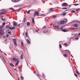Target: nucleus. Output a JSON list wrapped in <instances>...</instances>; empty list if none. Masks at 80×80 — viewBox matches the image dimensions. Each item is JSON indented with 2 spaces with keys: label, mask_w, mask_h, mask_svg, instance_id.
Returning <instances> with one entry per match:
<instances>
[{
  "label": "nucleus",
  "mask_w": 80,
  "mask_h": 80,
  "mask_svg": "<svg viewBox=\"0 0 80 80\" xmlns=\"http://www.w3.org/2000/svg\"><path fill=\"white\" fill-rule=\"evenodd\" d=\"M9 64L10 65V66H11L12 67H14V65H13V64L12 63H9Z\"/></svg>",
  "instance_id": "nucleus-14"
},
{
  "label": "nucleus",
  "mask_w": 80,
  "mask_h": 80,
  "mask_svg": "<svg viewBox=\"0 0 80 80\" xmlns=\"http://www.w3.org/2000/svg\"><path fill=\"white\" fill-rule=\"evenodd\" d=\"M18 27H20V24H19L18 25Z\"/></svg>",
  "instance_id": "nucleus-53"
},
{
  "label": "nucleus",
  "mask_w": 80,
  "mask_h": 80,
  "mask_svg": "<svg viewBox=\"0 0 80 80\" xmlns=\"http://www.w3.org/2000/svg\"><path fill=\"white\" fill-rule=\"evenodd\" d=\"M25 20H26L25 18H24V22H25Z\"/></svg>",
  "instance_id": "nucleus-63"
},
{
  "label": "nucleus",
  "mask_w": 80,
  "mask_h": 80,
  "mask_svg": "<svg viewBox=\"0 0 80 80\" xmlns=\"http://www.w3.org/2000/svg\"><path fill=\"white\" fill-rule=\"evenodd\" d=\"M64 52H65L66 53H67V54H69V55H70V52L68 50H64Z\"/></svg>",
  "instance_id": "nucleus-3"
},
{
  "label": "nucleus",
  "mask_w": 80,
  "mask_h": 80,
  "mask_svg": "<svg viewBox=\"0 0 80 80\" xmlns=\"http://www.w3.org/2000/svg\"><path fill=\"white\" fill-rule=\"evenodd\" d=\"M77 35H78L77 33H76L74 34H72V35H73L74 36H77Z\"/></svg>",
  "instance_id": "nucleus-18"
},
{
  "label": "nucleus",
  "mask_w": 80,
  "mask_h": 80,
  "mask_svg": "<svg viewBox=\"0 0 80 80\" xmlns=\"http://www.w3.org/2000/svg\"><path fill=\"white\" fill-rule=\"evenodd\" d=\"M59 48H62V46H61V44H60V42H59Z\"/></svg>",
  "instance_id": "nucleus-34"
},
{
  "label": "nucleus",
  "mask_w": 80,
  "mask_h": 80,
  "mask_svg": "<svg viewBox=\"0 0 80 80\" xmlns=\"http://www.w3.org/2000/svg\"><path fill=\"white\" fill-rule=\"evenodd\" d=\"M19 63V61H17V62H16V65H18V64Z\"/></svg>",
  "instance_id": "nucleus-16"
},
{
  "label": "nucleus",
  "mask_w": 80,
  "mask_h": 80,
  "mask_svg": "<svg viewBox=\"0 0 80 80\" xmlns=\"http://www.w3.org/2000/svg\"><path fill=\"white\" fill-rule=\"evenodd\" d=\"M68 5V4L67 3H64L62 4V7H67Z\"/></svg>",
  "instance_id": "nucleus-4"
},
{
  "label": "nucleus",
  "mask_w": 80,
  "mask_h": 80,
  "mask_svg": "<svg viewBox=\"0 0 80 80\" xmlns=\"http://www.w3.org/2000/svg\"><path fill=\"white\" fill-rule=\"evenodd\" d=\"M5 25V22H3L2 24V25L4 26Z\"/></svg>",
  "instance_id": "nucleus-37"
},
{
  "label": "nucleus",
  "mask_w": 80,
  "mask_h": 80,
  "mask_svg": "<svg viewBox=\"0 0 80 80\" xmlns=\"http://www.w3.org/2000/svg\"><path fill=\"white\" fill-rule=\"evenodd\" d=\"M75 40H78V37H76L75 38Z\"/></svg>",
  "instance_id": "nucleus-33"
},
{
  "label": "nucleus",
  "mask_w": 80,
  "mask_h": 80,
  "mask_svg": "<svg viewBox=\"0 0 80 80\" xmlns=\"http://www.w3.org/2000/svg\"><path fill=\"white\" fill-rule=\"evenodd\" d=\"M20 59L21 60H22V59H23V54H21L20 57Z\"/></svg>",
  "instance_id": "nucleus-13"
},
{
  "label": "nucleus",
  "mask_w": 80,
  "mask_h": 80,
  "mask_svg": "<svg viewBox=\"0 0 80 80\" xmlns=\"http://www.w3.org/2000/svg\"><path fill=\"white\" fill-rule=\"evenodd\" d=\"M79 9H76V11H79Z\"/></svg>",
  "instance_id": "nucleus-54"
},
{
  "label": "nucleus",
  "mask_w": 80,
  "mask_h": 80,
  "mask_svg": "<svg viewBox=\"0 0 80 80\" xmlns=\"http://www.w3.org/2000/svg\"><path fill=\"white\" fill-rule=\"evenodd\" d=\"M2 21H5V18H2Z\"/></svg>",
  "instance_id": "nucleus-43"
},
{
  "label": "nucleus",
  "mask_w": 80,
  "mask_h": 80,
  "mask_svg": "<svg viewBox=\"0 0 80 80\" xmlns=\"http://www.w3.org/2000/svg\"><path fill=\"white\" fill-rule=\"evenodd\" d=\"M15 0V3H17V2H18L19 1H20V0Z\"/></svg>",
  "instance_id": "nucleus-20"
},
{
  "label": "nucleus",
  "mask_w": 80,
  "mask_h": 80,
  "mask_svg": "<svg viewBox=\"0 0 80 80\" xmlns=\"http://www.w3.org/2000/svg\"><path fill=\"white\" fill-rule=\"evenodd\" d=\"M72 6V5H69V7H70Z\"/></svg>",
  "instance_id": "nucleus-62"
},
{
  "label": "nucleus",
  "mask_w": 80,
  "mask_h": 80,
  "mask_svg": "<svg viewBox=\"0 0 80 80\" xmlns=\"http://www.w3.org/2000/svg\"><path fill=\"white\" fill-rule=\"evenodd\" d=\"M37 75L39 77L40 76L39 75V74H37Z\"/></svg>",
  "instance_id": "nucleus-61"
},
{
  "label": "nucleus",
  "mask_w": 80,
  "mask_h": 80,
  "mask_svg": "<svg viewBox=\"0 0 80 80\" xmlns=\"http://www.w3.org/2000/svg\"><path fill=\"white\" fill-rule=\"evenodd\" d=\"M12 40L14 42V44H15V45L17 46V40H16V39H13Z\"/></svg>",
  "instance_id": "nucleus-6"
},
{
  "label": "nucleus",
  "mask_w": 80,
  "mask_h": 80,
  "mask_svg": "<svg viewBox=\"0 0 80 80\" xmlns=\"http://www.w3.org/2000/svg\"><path fill=\"white\" fill-rule=\"evenodd\" d=\"M21 47H23V41H21Z\"/></svg>",
  "instance_id": "nucleus-15"
},
{
  "label": "nucleus",
  "mask_w": 80,
  "mask_h": 80,
  "mask_svg": "<svg viewBox=\"0 0 80 80\" xmlns=\"http://www.w3.org/2000/svg\"><path fill=\"white\" fill-rule=\"evenodd\" d=\"M32 21L33 22V23H34V18H33L32 19Z\"/></svg>",
  "instance_id": "nucleus-24"
},
{
  "label": "nucleus",
  "mask_w": 80,
  "mask_h": 80,
  "mask_svg": "<svg viewBox=\"0 0 80 80\" xmlns=\"http://www.w3.org/2000/svg\"><path fill=\"white\" fill-rule=\"evenodd\" d=\"M41 16H43V17H45V15L42 14V15H41Z\"/></svg>",
  "instance_id": "nucleus-35"
},
{
  "label": "nucleus",
  "mask_w": 80,
  "mask_h": 80,
  "mask_svg": "<svg viewBox=\"0 0 80 80\" xmlns=\"http://www.w3.org/2000/svg\"><path fill=\"white\" fill-rule=\"evenodd\" d=\"M62 9H65V10L67 9V8H62Z\"/></svg>",
  "instance_id": "nucleus-38"
},
{
  "label": "nucleus",
  "mask_w": 80,
  "mask_h": 80,
  "mask_svg": "<svg viewBox=\"0 0 80 80\" xmlns=\"http://www.w3.org/2000/svg\"><path fill=\"white\" fill-rule=\"evenodd\" d=\"M2 58L3 60L6 63V61H5V60L4 58L3 57H2Z\"/></svg>",
  "instance_id": "nucleus-30"
},
{
  "label": "nucleus",
  "mask_w": 80,
  "mask_h": 80,
  "mask_svg": "<svg viewBox=\"0 0 80 80\" xmlns=\"http://www.w3.org/2000/svg\"><path fill=\"white\" fill-rule=\"evenodd\" d=\"M15 27H12V30H13V29H15Z\"/></svg>",
  "instance_id": "nucleus-40"
},
{
  "label": "nucleus",
  "mask_w": 80,
  "mask_h": 80,
  "mask_svg": "<svg viewBox=\"0 0 80 80\" xmlns=\"http://www.w3.org/2000/svg\"><path fill=\"white\" fill-rule=\"evenodd\" d=\"M65 22H66V21L63 20H62L61 22V24H64V23H65Z\"/></svg>",
  "instance_id": "nucleus-8"
},
{
  "label": "nucleus",
  "mask_w": 80,
  "mask_h": 80,
  "mask_svg": "<svg viewBox=\"0 0 80 80\" xmlns=\"http://www.w3.org/2000/svg\"><path fill=\"white\" fill-rule=\"evenodd\" d=\"M9 9H11V10H14V9H13V8H9Z\"/></svg>",
  "instance_id": "nucleus-32"
},
{
  "label": "nucleus",
  "mask_w": 80,
  "mask_h": 80,
  "mask_svg": "<svg viewBox=\"0 0 80 80\" xmlns=\"http://www.w3.org/2000/svg\"><path fill=\"white\" fill-rule=\"evenodd\" d=\"M5 12H0V15H3V14H5Z\"/></svg>",
  "instance_id": "nucleus-12"
},
{
  "label": "nucleus",
  "mask_w": 80,
  "mask_h": 80,
  "mask_svg": "<svg viewBox=\"0 0 80 80\" xmlns=\"http://www.w3.org/2000/svg\"><path fill=\"white\" fill-rule=\"evenodd\" d=\"M46 33H48V30H47L46 31Z\"/></svg>",
  "instance_id": "nucleus-56"
},
{
  "label": "nucleus",
  "mask_w": 80,
  "mask_h": 80,
  "mask_svg": "<svg viewBox=\"0 0 80 80\" xmlns=\"http://www.w3.org/2000/svg\"><path fill=\"white\" fill-rule=\"evenodd\" d=\"M11 32H8V34H11Z\"/></svg>",
  "instance_id": "nucleus-48"
},
{
  "label": "nucleus",
  "mask_w": 80,
  "mask_h": 80,
  "mask_svg": "<svg viewBox=\"0 0 80 80\" xmlns=\"http://www.w3.org/2000/svg\"><path fill=\"white\" fill-rule=\"evenodd\" d=\"M53 17H54V18H55L57 17V16H53Z\"/></svg>",
  "instance_id": "nucleus-47"
},
{
  "label": "nucleus",
  "mask_w": 80,
  "mask_h": 80,
  "mask_svg": "<svg viewBox=\"0 0 80 80\" xmlns=\"http://www.w3.org/2000/svg\"><path fill=\"white\" fill-rule=\"evenodd\" d=\"M12 28L11 27H9V29H10V30H12Z\"/></svg>",
  "instance_id": "nucleus-46"
},
{
  "label": "nucleus",
  "mask_w": 80,
  "mask_h": 80,
  "mask_svg": "<svg viewBox=\"0 0 80 80\" xmlns=\"http://www.w3.org/2000/svg\"><path fill=\"white\" fill-rule=\"evenodd\" d=\"M74 75L77 77L78 76H77V74H76L75 73H74Z\"/></svg>",
  "instance_id": "nucleus-44"
},
{
  "label": "nucleus",
  "mask_w": 80,
  "mask_h": 80,
  "mask_svg": "<svg viewBox=\"0 0 80 80\" xmlns=\"http://www.w3.org/2000/svg\"><path fill=\"white\" fill-rule=\"evenodd\" d=\"M71 12L72 13H75V11H71Z\"/></svg>",
  "instance_id": "nucleus-22"
},
{
  "label": "nucleus",
  "mask_w": 80,
  "mask_h": 80,
  "mask_svg": "<svg viewBox=\"0 0 80 80\" xmlns=\"http://www.w3.org/2000/svg\"><path fill=\"white\" fill-rule=\"evenodd\" d=\"M46 28V26H44L43 27V28Z\"/></svg>",
  "instance_id": "nucleus-42"
},
{
  "label": "nucleus",
  "mask_w": 80,
  "mask_h": 80,
  "mask_svg": "<svg viewBox=\"0 0 80 80\" xmlns=\"http://www.w3.org/2000/svg\"><path fill=\"white\" fill-rule=\"evenodd\" d=\"M63 55L65 57H67V54H64Z\"/></svg>",
  "instance_id": "nucleus-19"
},
{
  "label": "nucleus",
  "mask_w": 80,
  "mask_h": 80,
  "mask_svg": "<svg viewBox=\"0 0 80 80\" xmlns=\"http://www.w3.org/2000/svg\"><path fill=\"white\" fill-rule=\"evenodd\" d=\"M27 42H28L29 41V40H28V39H27Z\"/></svg>",
  "instance_id": "nucleus-55"
},
{
  "label": "nucleus",
  "mask_w": 80,
  "mask_h": 80,
  "mask_svg": "<svg viewBox=\"0 0 80 80\" xmlns=\"http://www.w3.org/2000/svg\"><path fill=\"white\" fill-rule=\"evenodd\" d=\"M25 35H26V37H27V36H28V33H27V32H26V33H25Z\"/></svg>",
  "instance_id": "nucleus-39"
},
{
  "label": "nucleus",
  "mask_w": 80,
  "mask_h": 80,
  "mask_svg": "<svg viewBox=\"0 0 80 80\" xmlns=\"http://www.w3.org/2000/svg\"><path fill=\"white\" fill-rule=\"evenodd\" d=\"M36 32H38V30H36Z\"/></svg>",
  "instance_id": "nucleus-60"
},
{
  "label": "nucleus",
  "mask_w": 80,
  "mask_h": 80,
  "mask_svg": "<svg viewBox=\"0 0 80 80\" xmlns=\"http://www.w3.org/2000/svg\"><path fill=\"white\" fill-rule=\"evenodd\" d=\"M55 28H57L58 30H59V29H60V28L59 27V26L58 25H56L55 26Z\"/></svg>",
  "instance_id": "nucleus-9"
},
{
  "label": "nucleus",
  "mask_w": 80,
  "mask_h": 80,
  "mask_svg": "<svg viewBox=\"0 0 80 80\" xmlns=\"http://www.w3.org/2000/svg\"><path fill=\"white\" fill-rule=\"evenodd\" d=\"M39 12L38 11H36L34 13V17H36V15L37 16V17H38L39 16Z\"/></svg>",
  "instance_id": "nucleus-2"
},
{
  "label": "nucleus",
  "mask_w": 80,
  "mask_h": 80,
  "mask_svg": "<svg viewBox=\"0 0 80 80\" xmlns=\"http://www.w3.org/2000/svg\"><path fill=\"white\" fill-rule=\"evenodd\" d=\"M73 26L74 27H75L76 28H77V27H78V25L77 24H75L73 25Z\"/></svg>",
  "instance_id": "nucleus-7"
},
{
  "label": "nucleus",
  "mask_w": 80,
  "mask_h": 80,
  "mask_svg": "<svg viewBox=\"0 0 80 80\" xmlns=\"http://www.w3.org/2000/svg\"><path fill=\"white\" fill-rule=\"evenodd\" d=\"M20 9H21V8H19L18 9V10H20Z\"/></svg>",
  "instance_id": "nucleus-59"
},
{
  "label": "nucleus",
  "mask_w": 80,
  "mask_h": 80,
  "mask_svg": "<svg viewBox=\"0 0 80 80\" xmlns=\"http://www.w3.org/2000/svg\"><path fill=\"white\" fill-rule=\"evenodd\" d=\"M57 8H58L59 9H60V8H60V7H57Z\"/></svg>",
  "instance_id": "nucleus-52"
},
{
  "label": "nucleus",
  "mask_w": 80,
  "mask_h": 80,
  "mask_svg": "<svg viewBox=\"0 0 80 80\" xmlns=\"http://www.w3.org/2000/svg\"><path fill=\"white\" fill-rule=\"evenodd\" d=\"M13 26L14 27H16V26H17V24L16 22H15L13 23Z\"/></svg>",
  "instance_id": "nucleus-10"
},
{
  "label": "nucleus",
  "mask_w": 80,
  "mask_h": 80,
  "mask_svg": "<svg viewBox=\"0 0 80 80\" xmlns=\"http://www.w3.org/2000/svg\"><path fill=\"white\" fill-rule=\"evenodd\" d=\"M5 33V32H4V30L3 29H0V35H3Z\"/></svg>",
  "instance_id": "nucleus-1"
},
{
  "label": "nucleus",
  "mask_w": 80,
  "mask_h": 80,
  "mask_svg": "<svg viewBox=\"0 0 80 80\" xmlns=\"http://www.w3.org/2000/svg\"><path fill=\"white\" fill-rule=\"evenodd\" d=\"M30 23L29 22H27V25L28 26H29V25H30Z\"/></svg>",
  "instance_id": "nucleus-17"
},
{
  "label": "nucleus",
  "mask_w": 80,
  "mask_h": 80,
  "mask_svg": "<svg viewBox=\"0 0 80 80\" xmlns=\"http://www.w3.org/2000/svg\"><path fill=\"white\" fill-rule=\"evenodd\" d=\"M3 26L2 25H1L0 26V29H2V28H3Z\"/></svg>",
  "instance_id": "nucleus-28"
},
{
  "label": "nucleus",
  "mask_w": 80,
  "mask_h": 80,
  "mask_svg": "<svg viewBox=\"0 0 80 80\" xmlns=\"http://www.w3.org/2000/svg\"><path fill=\"white\" fill-rule=\"evenodd\" d=\"M65 20H66V21H67V22H67L68 21V20L67 19H65Z\"/></svg>",
  "instance_id": "nucleus-51"
},
{
  "label": "nucleus",
  "mask_w": 80,
  "mask_h": 80,
  "mask_svg": "<svg viewBox=\"0 0 80 80\" xmlns=\"http://www.w3.org/2000/svg\"><path fill=\"white\" fill-rule=\"evenodd\" d=\"M76 73L77 74H78V75H80V73L79 72H78V71H77Z\"/></svg>",
  "instance_id": "nucleus-27"
},
{
  "label": "nucleus",
  "mask_w": 80,
  "mask_h": 80,
  "mask_svg": "<svg viewBox=\"0 0 80 80\" xmlns=\"http://www.w3.org/2000/svg\"><path fill=\"white\" fill-rule=\"evenodd\" d=\"M73 5H75V6H77V5H78V4H74Z\"/></svg>",
  "instance_id": "nucleus-31"
},
{
  "label": "nucleus",
  "mask_w": 80,
  "mask_h": 80,
  "mask_svg": "<svg viewBox=\"0 0 80 80\" xmlns=\"http://www.w3.org/2000/svg\"><path fill=\"white\" fill-rule=\"evenodd\" d=\"M12 2H15V0H12Z\"/></svg>",
  "instance_id": "nucleus-36"
},
{
  "label": "nucleus",
  "mask_w": 80,
  "mask_h": 80,
  "mask_svg": "<svg viewBox=\"0 0 80 80\" xmlns=\"http://www.w3.org/2000/svg\"><path fill=\"white\" fill-rule=\"evenodd\" d=\"M78 35H80V33H79V34H78Z\"/></svg>",
  "instance_id": "nucleus-64"
},
{
  "label": "nucleus",
  "mask_w": 80,
  "mask_h": 80,
  "mask_svg": "<svg viewBox=\"0 0 80 80\" xmlns=\"http://www.w3.org/2000/svg\"><path fill=\"white\" fill-rule=\"evenodd\" d=\"M64 45H65V46H67V44L66 43H64Z\"/></svg>",
  "instance_id": "nucleus-50"
},
{
  "label": "nucleus",
  "mask_w": 80,
  "mask_h": 80,
  "mask_svg": "<svg viewBox=\"0 0 80 80\" xmlns=\"http://www.w3.org/2000/svg\"><path fill=\"white\" fill-rule=\"evenodd\" d=\"M53 8H50L49 9L50 12H54V10H53Z\"/></svg>",
  "instance_id": "nucleus-11"
},
{
  "label": "nucleus",
  "mask_w": 80,
  "mask_h": 80,
  "mask_svg": "<svg viewBox=\"0 0 80 80\" xmlns=\"http://www.w3.org/2000/svg\"><path fill=\"white\" fill-rule=\"evenodd\" d=\"M43 32L44 33H46V31H44Z\"/></svg>",
  "instance_id": "nucleus-57"
},
{
  "label": "nucleus",
  "mask_w": 80,
  "mask_h": 80,
  "mask_svg": "<svg viewBox=\"0 0 80 80\" xmlns=\"http://www.w3.org/2000/svg\"><path fill=\"white\" fill-rule=\"evenodd\" d=\"M9 28V26L8 25H7L6 27V28Z\"/></svg>",
  "instance_id": "nucleus-29"
},
{
  "label": "nucleus",
  "mask_w": 80,
  "mask_h": 80,
  "mask_svg": "<svg viewBox=\"0 0 80 80\" xmlns=\"http://www.w3.org/2000/svg\"><path fill=\"white\" fill-rule=\"evenodd\" d=\"M62 31L64 32H67V30L65 29H62Z\"/></svg>",
  "instance_id": "nucleus-23"
},
{
  "label": "nucleus",
  "mask_w": 80,
  "mask_h": 80,
  "mask_svg": "<svg viewBox=\"0 0 80 80\" xmlns=\"http://www.w3.org/2000/svg\"><path fill=\"white\" fill-rule=\"evenodd\" d=\"M28 43L29 44H30V41H29L28 42Z\"/></svg>",
  "instance_id": "nucleus-49"
},
{
  "label": "nucleus",
  "mask_w": 80,
  "mask_h": 80,
  "mask_svg": "<svg viewBox=\"0 0 80 80\" xmlns=\"http://www.w3.org/2000/svg\"><path fill=\"white\" fill-rule=\"evenodd\" d=\"M63 26H62L60 28H59V29H60V30H63Z\"/></svg>",
  "instance_id": "nucleus-25"
},
{
  "label": "nucleus",
  "mask_w": 80,
  "mask_h": 80,
  "mask_svg": "<svg viewBox=\"0 0 80 80\" xmlns=\"http://www.w3.org/2000/svg\"><path fill=\"white\" fill-rule=\"evenodd\" d=\"M66 15V12H64L62 13L63 16H65Z\"/></svg>",
  "instance_id": "nucleus-26"
},
{
  "label": "nucleus",
  "mask_w": 80,
  "mask_h": 80,
  "mask_svg": "<svg viewBox=\"0 0 80 80\" xmlns=\"http://www.w3.org/2000/svg\"><path fill=\"white\" fill-rule=\"evenodd\" d=\"M43 77L44 78H45V74L43 73H42Z\"/></svg>",
  "instance_id": "nucleus-21"
},
{
  "label": "nucleus",
  "mask_w": 80,
  "mask_h": 80,
  "mask_svg": "<svg viewBox=\"0 0 80 80\" xmlns=\"http://www.w3.org/2000/svg\"><path fill=\"white\" fill-rule=\"evenodd\" d=\"M21 79H22V80H23V77L22 76H21Z\"/></svg>",
  "instance_id": "nucleus-41"
},
{
  "label": "nucleus",
  "mask_w": 80,
  "mask_h": 80,
  "mask_svg": "<svg viewBox=\"0 0 80 80\" xmlns=\"http://www.w3.org/2000/svg\"><path fill=\"white\" fill-rule=\"evenodd\" d=\"M30 10H29L28 11V14H29V13H30Z\"/></svg>",
  "instance_id": "nucleus-45"
},
{
  "label": "nucleus",
  "mask_w": 80,
  "mask_h": 80,
  "mask_svg": "<svg viewBox=\"0 0 80 80\" xmlns=\"http://www.w3.org/2000/svg\"><path fill=\"white\" fill-rule=\"evenodd\" d=\"M17 7V5H15V6H14V7Z\"/></svg>",
  "instance_id": "nucleus-58"
},
{
  "label": "nucleus",
  "mask_w": 80,
  "mask_h": 80,
  "mask_svg": "<svg viewBox=\"0 0 80 80\" xmlns=\"http://www.w3.org/2000/svg\"><path fill=\"white\" fill-rule=\"evenodd\" d=\"M13 62H17L18 61V58H12Z\"/></svg>",
  "instance_id": "nucleus-5"
}]
</instances>
